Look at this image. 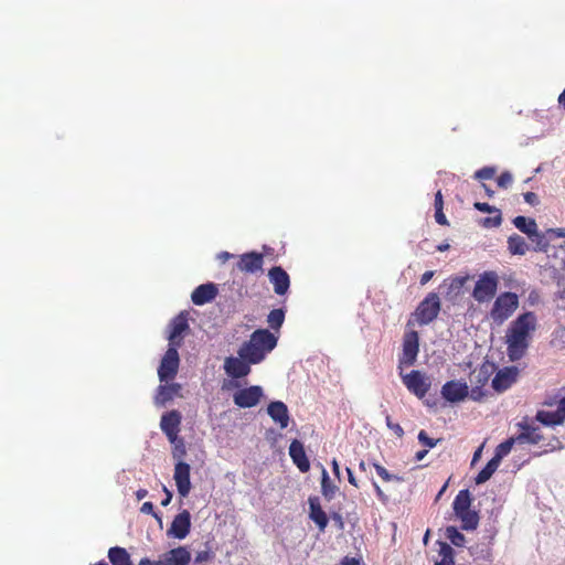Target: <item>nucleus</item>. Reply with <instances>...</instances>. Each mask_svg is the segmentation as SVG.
Returning <instances> with one entry per match:
<instances>
[{"mask_svg": "<svg viewBox=\"0 0 565 565\" xmlns=\"http://www.w3.org/2000/svg\"><path fill=\"white\" fill-rule=\"evenodd\" d=\"M536 328V317L532 311L520 315L507 331L508 355L511 361L520 360L529 348L531 333Z\"/></svg>", "mask_w": 565, "mask_h": 565, "instance_id": "obj_1", "label": "nucleus"}, {"mask_svg": "<svg viewBox=\"0 0 565 565\" xmlns=\"http://www.w3.org/2000/svg\"><path fill=\"white\" fill-rule=\"evenodd\" d=\"M277 342L278 338L268 329H257L243 342L237 353L252 364H258L276 348Z\"/></svg>", "mask_w": 565, "mask_h": 565, "instance_id": "obj_2", "label": "nucleus"}, {"mask_svg": "<svg viewBox=\"0 0 565 565\" xmlns=\"http://www.w3.org/2000/svg\"><path fill=\"white\" fill-rule=\"evenodd\" d=\"M472 498L468 489L460 490L452 502L455 515L461 522L463 531H473L479 524V513L471 510Z\"/></svg>", "mask_w": 565, "mask_h": 565, "instance_id": "obj_3", "label": "nucleus"}, {"mask_svg": "<svg viewBox=\"0 0 565 565\" xmlns=\"http://www.w3.org/2000/svg\"><path fill=\"white\" fill-rule=\"evenodd\" d=\"M440 299L436 292H429L416 307L412 313L411 319L407 321V327L417 323L426 326L434 321L440 311Z\"/></svg>", "mask_w": 565, "mask_h": 565, "instance_id": "obj_4", "label": "nucleus"}, {"mask_svg": "<svg viewBox=\"0 0 565 565\" xmlns=\"http://www.w3.org/2000/svg\"><path fill=\"white\" fill-rule=\"evenodd\" d=\"M499 276L493 270L482 273L476 281L472 297L479 303L490 301L497 294Z\"/></svg>", "mask_w": 565, "mask_h": 565, "instance_id": "obj_5", "label": "nucleus"}, {"mask_svg": "<svg viewBox=\"0 0 565 565\" xmlns=\"http://www.w3.org/2000/svg\"><path fill=\"white\" fill-rule=\"evenodd\" d=\"M519 306V298L514 292H503L499 295L491 308L490 317L493 321L502 323L509 319Z\"/></svg>", "mask_w": 565, "mask_h": 565, "instance_id": "obj_6", "label": "nucleus"}, {"mask_svg": "<svg viewBox=\"0 0 565 565\" xmlns=\"http://www.w3.org/2000/svg\"><path fill=\"white\" fill-rule=\"evenodd\" d=\"M419 352V335L415 330L406 331L403 337L402 354L398 359V369L413 366Z\"/></svg>", "mask_w": 565, "mask_h": 565, "instance_id": "obj_7", "label": "nucleus"}, {"mask_svg": "<svg viewBox=\"0 0 565 565\" xmlns=\"http://www.w3.org/2000/svg\"><path fill=\"white\" fill-rule=\"evenodd\" d=\"M180 358L178 348L169 345L158 367V376L161 383L173 380L179 371Z\"/></svg>", "mask_w": 565, "mask_h": 565, "instance_id": "obj_8", "label": "nucleus"}, {"mask_svg": "<svg viewBox=\"0 0 565 565\" xmlns=\"http://www.w3.org/2000/svg\"><path fill=\"white\" fill-rule=\"evenodd\" d=\"M403 383L409 392L419 398H423L430 388L428 379L417 370H413L408 374L403 375Z\"/></svg>", "mask_w": 565, "mask_h": 565, "instance_id": "obj_9", "label": "nucleus"}, {"mask_svg": "<svg viewBox=\"0 0 565 565\" xmlns=\"http://www.w3.org/2000/svg\"><path fill=\"white\" fill-rule=\"evenodd\" d=\"M263 396V388L258 385H253L246 388L238 390L233 395L234 404L241 408H250L256 406Z\"/></svg>", "mask_w": 565, "mask_h": 565, "instance_id": "obj_10", "label": "nucleus"}, {"mask_svg": "<svg viewBox=\"0 0 565 565\" xmlns=\"http://www.w3.org/2000/svg\"><path fill=\"white\" fill-rule=\"evenodd\" d=\"M182 415L177 409L169 411L161 416L160 428L169 441H174L175 436H179Z\"/></svg>", "mask_w": 565, "mask_h": 565, "instance_id": "obj_11", "label": "nucleus"}, {"mask_svg": "<svg viewBox=\"0 0 565 565\" xmlns=\"http://www.w3.org/2000/svg\"><path fill=\"white\" fill-rule=\"evenodd\" d=\"M191 467L186 462H175L173 479L175 481V486L179 494L182 498H186L191 491V480H190Z\"/></svg>", "mask_w": 565, "mask_h": 565, "instance_id": "obj_12", "label": "nucleus"}, {"mask_svg": "<svg viewBox=\"0 0 565 565\" xmlns=\"http://www.w3.org/2000/svg\"><path fill=\"white\" fill-rule=\"evenodd\" d=\"M157 387L153 403L156 406L162 407L174 397H181L182 385L179 383L163 382Z\"/></svg>", "mask_w": 565, "mask_h": 565, "instance_id": "obj_13", "label": "nucleus"}, {"mask_svg": "<svg viewBox=\"0 0 565 565\" xmlns=\"http://www.w3.org/2000/svg\"><path fill=\"white\" fill-rule=\"evenodd\" d=\"M469 394L467 383L448 381L441 387V396L451 403L463 401Z\"/></svg>", "mask_w": 565, "mask_h": 565, "instance_id": "obj_14", "label": "nucleus"}, {"mask_svg": "<svg viewBox=\"0 0 565 565\" xmlns=\"http://www.w3.org/2000/svg\"><path fill=\"white\" fill-rule=\"evenodd\" d=\"M250 362L239 355L237 358L228 356L224 361V370L228 376L233 379H242L250 373Z\"/></svg>", "mask_w": 565, "mask_h": 565, "instance_id": "obj_15", "label": "nucleus"}, {"mask_svg": "<svg viewBox=\"0 0 565 565\" xmlns=\"http://www.w3.org/2000/svg\"><path fill=\"white\" fill-rule=\"evenodd\" d=\"M536 419L545 426L563 424L565 420V397L558 401L555 411H539Z\"/></svg>", "mask_w": 565, "mask_h": 565, "instance_id": "obj_16", "label": "nucleus"}, {"mask_svg": "<svg viewBox=\"0 0 565 565\" xmlns=\"http://www.w3.org/2000/svg\"><path fill=\"white\" fill-rule=\"evenodd\" d=\"M190 529L191 514L188 510H183L174 516L168 533L175 539L182 540L189 534Z\"/></svg>", "mask_w": 565, "mask_h": 565, "instance_id": "obj_17", "label": "nucleus"}, {"mask_svg": "<svg viewBox=\"0 0 565 565\" xmlns=\"http://www.w3.org/2000/svg\"><path fill=\"white\" fill-rule=\"evenodd\" d=\"M189 329L186 315L181 312L170 323L169 345L179 348L182 342V334Z\"/></svg>", "mask_w": 565, "mask_h": 565, "instance_id": "obj_18", "label": "nucleus"}, {"mask_svg": "<svg viewBox=\"0 0 565 565\" xmlns=\"http://www.w3.org/2000/svg\"><path fill=\"white\" fill-rule=\"evenodd\" d=\"M268 277L274 286V291L277 295L282 296L288 291L290 286V278L284 268L280 266L270 268L268 271Z\"/></svg>", "mask_w": 565, "mask_h": 565, "instance_id": "obj_19", "label": "nucleus"}, {"mask_svg": "<svg viewBox=\"0 0 565 565\" xmlns=\"http://www.w3.org/2000/svg\"><path fill=\"white\" fill-rule=\"evenodd\" d=\"M264 264V256L257 252L245 253L239 256L237 262V269L243 273L254 274L262 269Z\"/></svg>", "mask_w": 565, "mask_h": 565, "instance_id": "obj_20", "label": "nucleus"}, {"mask_svg": "<svg viewBox=\"0 0 565 565\" xmlns=\"http://www.w3.org/2000/svg\"><path fill=\"white\" fill-rule=\"evenodd\" d=\"M289 456L295 463V466L301 471V472H308L310 469V461L306 455L303 444L298 440L294 439L290 443L289 446Z\"/></svg>", "mask_w": 565, "mask_h": 565, "instance_id": "obj_21", "label": "nucleus"}, {"mask_svg": "<svg viewBox=\"0 0 565 565\" xmlns=\"http://www.w3.org/2000/svg\"><path fill=\"white\" fill-rule=\"evenodd\" d=\"M267 413L270 418L278 424V426L284 429L288 427L290 416L287 405L281 401H275L269 403L267 407Z\"/></svg>", "mask_w": 565, "mask_h": 565, "instance_id": "obj_22", "label": "nucleus"}, {"mask_svg": "<svg viewBox=\"0 0 565 565\" xmlns=\"http://www.w3.org/2000/svg\"><path fill=\"white\" fill-rule=\"evenodd\" d=\"M191 553L185 546H179L166 552L162 556V565H189Z\"/></svg>", "mask_w": 565, "mask_h": 565, "instance_id": "obj_23", "label": "nucleus"}, {"mask_svg": "<svg viewBox=\"0 0 565 565\" xmlns=\"http://www.w3.org/2000/svg\"><path fill=\"white\" fill-rule=\"evenodd\" d=\"M518 373L516 367H505L500 370L492 380V387L497 392L508 390L516 381Z\"/></svg>", "mask_w": 565, "mask_h": 565, "instance_id": "obj_24", "label": "nucleus"}, {"mask_svg": "<svg viewBox=\"0 0 565 565\" xmlns=\"http://www.w3.org/2000/svg\"><path fill=\"white\" fill-rule=\"evenodd\" d=\"M217 296V288L214 284L207 282L198 286L192 295L191 300L196 306H203L211 302Z\"/></svg>", "mask_w": 565, "mask_h": 565, "instance_id": "obj_25", "label": "nucleus"}, {"mask_svg": "<svg viewBox=\"0 0 565 565\" xmlns=\"http://www.w3.org/2000/svg\"><path fill=\"white\" fill-rule=\"evenodd\" d=\"M308 503L310 519L317 524L320 531H324L328 525V516L321 508L319 498L310 497Z\"/></svg>", "mask_w": 565, "mask_h": 565, "instance_id": "obj_26", "label": "nucleus"}, {"mask_svg": "<svg viewBox=\"0 0 565 565\" xmlns=\"http://www.w3.org/2000/svg\"><path fill=\"white\" fill-rule=\"evenodd\" d=\"M522 428V431L515 436L519 444H531L537 445L543 440V435L540 431L539 427H533L527 424H519Z\"/></svg>", "mask_w": 565, "mask_h": 565, "instance_id": "obj_27", "label": "nucleus"}, {"mask_svg": "<svg viewBox=\"0 0 565 565\" xmlns=\"http://www.w3.org/2000/svg\"><path fill=\"white\" fill-rule=\"evenodd\" d=\"M108 558L113 565H134L126 548L114 546L108 550Z\"/></svg>", "mask_w": 565, "mask_h": 565, "instance_id": "obj_28", "label": "nucleus"}, {"mask_svg": "<svg viewBox=\"0 0 565 565\" xmlns=\"http://www.w3.org/2000/svg\"><path fill=\"white\" fill-rule=\"evenodd\" d=\"M339 488L331 481L328 471L322 467L321 471V493L326 500L334 499Z\"/></svg>", "mask_w": 565, "mask_h": 565, "instance_id": "obj_29", "label": "nucleus"}, {"mask_svg": "<svg viewBox=\"0 0 565 565\" xmlns=\"http://www.w3.org/2000/svg\"><path fill=\"white\" fill-rule=\"evenodd\" d=\"M508 249L512 255H525L529 245L522 236L513 234L508 238Z\"/></svg>", "mask_w": 565, "mask_h": 565, "instance_id": "obj_30", "label": "nucleus"}, {"mask_svg": "<svg viewBox=\"0 0 565 565\" xmlns=\"http://www.w3.org/2000/svg\"><path fill=\"white\" fill-rule=\"evenodd\" d=\"M500 465V461L495 459L494 457L491 458L487 465L479 471L477 477L475 478V481L477 484L484 483L488 481L492 475L497 471L498 467Z\"/></svg>", "mask_w": 565, "mask_h": 565, "instance_id": "obj_31", "label": "nucleus"}, {"mask_svg": "<svg viewBox=\"0 0 565 565\" xmlns=\"http://www.w3.org/2000/svg\"><path fill=\"white\" fill-rule=\"evenodd\" d=\"M513 224L520 232L526 234L527 236L534 234V231L537 227L534 218L525 217L522 215L514 217Z\"/></svg>", "mask_w": 565, "mask_h": 565, "instance_id": "obj_32", "label": "nucleus"}, {"mask_svg": "<svg viewBox=\"0 0 565 565\" xmlns=\"http://www.w3.org/2000/svg\"><path fill=\"white\" fill-rule=\"evenodd\" d=\"M439 544V556L440 561L436 562L435 565H455V551L446 542H438Z\"/></svg>", "mask_w": 565, "mask_h": 565, "instance_id": "obj_33", "label": "nucleus"}, {"mask_svg": "<svg viewBox=\"0 0 565 565\" xmlns=\"http://www.w3.org/2000/svg\"><path fill=\"white\" fill-rule=\"evenodd\" d=\"M172 445V458L177 462H184L183 458L186 456V447L184 439L180 436H175L174 441H170Z\"/></svg>", "mask_w": 565, "mask_h": 565, "instance_id": "obj_34", "label": "nucleus"}, {"mask_svg": "<svg viewBox=\"0 0 565 565\" xmlns=\"http://www.w3.org/2000/svg\"><path fill=\"white\" fill-rule=\"evenodd\" d=\"M284 321L285 310L281 308L273 309L267 316V323L273 330L278 331L281 328Z\"/></svg>", "mask_w": 565, "mask_h": 565, "instance_id": "obj_35", "label": "nucleus"}, {"mask_svg": "<svg viewBox=\"0 0 565 565\" xmlns=\"http://www.w3.org/2000/svg\"><path fill=\"white\" fill-rule=\"evenodd\" d=\"M445 535L455 546L462 547L466 543L465 535L456 526H447Z\"/></svg>", "mask_w": 565, "mask_h": 565, "instance_id": "obj_36", "label": "nucleus"}, {"mask_svg": "<svg viewBox=\"0 0 565 565\" xmlns=\"http://www.w3.org/2000/svg\"><path fill=\"white\" fill-rule=\"evenodd\" d=\"M527 237L534 244V250H536V252H546L547 250L550 243L546 239L545 234L539 232L537 228L534 231V234H531Z\"/></svg>", "mask_w": 565, "mask_h": 565, "instance_id": "obj_37", "label": "nucleus"}, {"mask_svg": "<svg viewBox=\"0 0 565 565\" xmlns=\"http://www.w3.org/2000/svg\"><path fill=\"white\" fill-rule=\"evenodd\" d=\"M518 443L515 437H510L503 443L499 444L495 448L494 458L498 459L500 462L501 460L508 456L513 447V445Z\"/></svg>", "mask_w": 565, "mask_h": 565, "instance_id": "obj_38", "label": "nucleus"}, {"mask_svg": "<svg viewBox=\"0 0 565 565\" xmlns=\"http://www.w3.org/2000/svg\"><path fill=\"white\" fill-rule=\"evenodd\" d=\"M469 279V275L452 277L449 284V294H454L455 296L459 295L461 289Z\"/></svg>", "mask_w": 565, "mask_h": 565, "instance_id": "obj_39", "label": "nucleus"}, {"mask_svg": "<svg viewBox=\"0 0 565 565\" xmlns=\"http://www.w3.org/2000/svg\"><path fill=\"white\" fill-rule=\"evenodd\" d=\"M373 467L376 471V473L383 479V481L385 482H390V481H397V482H402L403 481V478L399 477V476H396V475H392L388 472V470L383 467L382 465L377 463V462H374L373 463Z\"/></svg>", "mask_w": 565, "mask_h": 565, "instance_id": "obj_40", "label": "nucleus"}, {"mask_svg": "<svg viewBox=\"0 0 565 565\" xmlns=\"http://www.w3.org/2000/svg\"><path fill=\"white\" fill-rule=\"evenodd\" d=\"M418 441L427 449L434 448L441 439H433L428 436L427 431L422 429L418 433Z\"/></svg>", "mask_w": 565, "mask_h": 565, "instance_id": "obj_41", "label": "nucleus"}, {"mask_svg": "<svg viewBox=\"0 0 565 565\" xmlns=\"http://www.w3.org/2000/svg\"><path fill=\"white\" fill-rule=\"evenodd\" d=\"M495 172L497 170L494 167H484L476 171L475 178L479 180H490L495 175Z\"/></svg>", "mask_w": 565, "mask_h": 565, "instance_id": "obj_42", "label": "nucleus"}, {"mask_svg": "<svg viewBox=\"0 0 565 565\" xmlns=\"http://www.w3.org/2000/svg\"><path fill=\"white\" fill-rule=\"evenodd\" d=\"M472 377H476V382L483 386L489 381V372L486 366H482L478 372L473 371L471 374Z\"/></svg>", "mask_w": 565, "mask_h": 565, "instance_id": "obj_43", "label": "nucleus"}, {"mask_svg": "<svg viewBox=\"0 0 565 565\" xmlns=\"http://www.w3.org/2000/svg\"><path fill=\"white\" fill-rule=\"evenodd\" d=\"M512 182L513 177L509 171L502 172L497 179L498 186L502 189H508L512 184Z\"/></svg>", "mask_w": 565, "mask_h": 565, "instance_id": "obj_44", "label": "nucleus"}, {"mask_svg": "<svg viewBox=\"0 0 565 565\" xmlns=\"http://www.w3.org/2000/svg\"><path fill=\"white\" fill-rule=\"evenodd\" d=\"M214 556H215L214 553L210 548H206L204 551H199L195 554L194 562L198 564L204 563V562H210L214 558Z\"/></svg>", "mask_w": 565, "mask_h": 565, "instance_id": "obj_45", "label": "nucleus"}, {"mask_svg": "<svg viewBox=\"0 0 565 565\" xmlns=\"http://www.w3.org/2000/svg\"><path fill=\"white\" fill-rule=\"evenodd\" d=\"M495 213L497 214L492 217L483 218V221H482L483 226L498 227L501 224V222H502L501 212L498 210V211H495Z\"/></svg>", "mask_w": 565, "mask_h": 565, "instance_id": "obj_46", "label": "nucleus"}, {"mask_svg": "<svg viewBox=\"0 0 565 565\" xmlns=\"http://www.w3.org/2000/svg\"><path fill=\"white\" fill-rule=\"evenodd\" d=\"M386 425H387V427H388L391 430H393V431L395 433V435H396L397 437H399V438H401V437H403V436H404V429H403V427H402L399 424H397V423H393V422H392V418H391V416H390V415H387V416H386Z\"/></svg>", "mask_w": 565, "mask_h": 565, "instance_id": "obj_47", "label": "nucleus"}, {"mask_svg": "<svg viewBox=\"0 0 565 565\" xmlns=\"http://www.w3.org/2000/svg\"><path fill=\"white\" fill-rule=\"evenodd\" d=\"M473 206H475V209H477L478 211L483 212V213H492V212L498 211V209H495L494 206H492L488 203H483V202H476L473 204Z\"/></svg>", "mask_w": 565, "mask_h": 565, "instance_id": "obj_48", "label": "nucleus"}, {"mask_svg": "<svg viewBox=\"0 0 565 565\" xmlns=\"http://www.w3.org/2000/svg\"><path fill=\"white\" fill-rule=\"evenodd\" d=\"M140 512L141 513H145V514H152L156 519L160 520V518L158 516V514L154 512L153 510V504L152 502L150 501H147L145 502L141 508H140Z\"/></svg>", "mask_w": 565, "mask_h": 565, "instance_id": "obj_49", "label": "nucleus"}, {"mask_svg": "<svg viewBox=\"0 0 565 565\" xmlns=\"http://www.w3.org/2000/svg\"><path fill=\"white\" fill-rule=\"evenodd\" d=\"M373 484V488H374V491H375V494L376 497L379 498L380 501H382L383 503H386L387 501V497L386 494L383 492V490L381 489V487L375 482L373 481L372 482Z\"/></svg>", "mask_w": 565, "mask_h": 565, "instance_id": "obj_50", "label": "nucleus"}, {"mask_svg": "<svg viewBox=\"0 0 565 565\" xmlns=\"http://www.w3.org/2000/svg\"><path fill=\"white\" fill-rule=\"evenodd\" d=\"M524 201L531 205H536L539 203V198L534 192H526L523 194Z\"/></svg>", "mask_w": 565, "mask_h": 565, "instance_id": "obj_51", "label": "nucleus"}, {"mask_svg": "<svg viewBox=\"0 0 565 565\" xmlns=\"http://www.w3.org/2000/svg\"><path fill=\"white\" fill-rule=\"evenodd\" d=\"M435 220L440 225H448V221L446 218V215L444 214L443 210H436L435 211Z\"/></svg>", "mask_w": 565, "mask_h": 565, "instance_id": "obj_52", "label": "nucleus"}, {"mask_svg": "<svg viewBox=\"0 0 565 565\" xmlns=\"http://www.w3.org/2000/svg\"><path fill=\"white\" fill-rule=\"evenodd\" d=\"M434 205H435V211L436 210H443L444 209V200H443V194H441V191H437V193L435 194V202H434Z\"/></svg>", "mask_w": 565, "mask_h": 565, "instance_id": "obj_53", "label": "nucleus"}, {"mask_svg": "<svg viewBox=\"0 0 565 565\" xmlns=\"http://www.w3.org/2000/svg\"><path fill=\"white\" fill-rule=\"evenodd\" d=\"M163 491H164V493H166V497H164V499L161 501V505L167 507V505H169V504H170V502H171V500H172V492H171L167 487H164V486H163Z\"/></svg>", "mask_w": 565, "mask_h": 565, "instance_id": "obj_54", "label": "nucleus"}, {"mask_svg": "<svg viewBox=\"0 0 565 565\" xmlns=\"http://www.w3.org/2000/svg\"><path fill=\"white\" fill-rule=\"evenodd\" d=\"M435 275V271L433 270H427L425 271L422 277H420V285H426Z\"/></svg>", "mask_w": 565, "mask_h": 565, "instance_id": "obj_55", "label": "nucleus"}, {"mask_svg": "<svg viewBox=\"0 0 565 565\" xmlns=\"http://www.w3.org/2000/svg\"><path fill=\"white\" fill-rule=\"evenodd\" d=\"M341 564L342 565H360V561L358 558H354V557L345 556L342 559Z\"/></svg>", "mask_w": 565, "mask_h": 565, "instance_id": "obj_56", "label": "nucleus"}, {"mask_svg": "<svg viewBox=\"0 0 565 565\" xmlns=\"http://www.w3.org/2000/svg\"><path fill=\"white\" fill-rule=\"evenodd\" d=\"M548 233L554 237H565L564 228H551L548 230Z\"/></svg>", "mask_w": 565, "mask_h": 565, "instance_id": "obj_57", "label": "nucleus"}, {"mask_svg": "<svg viewBox=\"0 0 565 565\" xmlns=\"http://www.w3.org/2000/svg\"><path fill=\"white\" fill-rule=\"evenodd\" d=\"M347 473H348L349 483L352 484L353 487L358 488L359 487L358 481L350 468H347Z\"/></svg>", "mask_w": 565, "mask_h": 565, "instance_id": "obj_58", "label": "nucleus"}, {"mask_svg": "<svg viewBox=\"0 0 565 565\" xmlns=\"http://www.w3.org/2000/svg\"><path fill=\"white\" fill-rule=\"evenodd\" d=\"M331 466H332V471H333L334 476H335L338 479H340L341 473H340V466H339L338 460H337V459H333V460L331 461Z\"/></svg>", "mask_w": 565, "mask_h": 565, "instance_id": "obj_59", "label": "nucleus"}, {"mask_svg": "<svg viewBox=\"0 0 565 565\" xmlns=\"http://www.w3.org/2000/svg\"><path fill=\"white\" fill-rule=\"evenodd\" d=\"M138 565H162L161 559L150 561L149 558H141Z\"/></svg>", "mask_w": 565, "mask_h": 565, "instance_id": "obj_60", "label": "nucleus"}, {"mask_svg": "<svg viewBox=\"0 0 565 565\" xmlns=\"http://www.w3.org/2000/svg\"><path fill=\"white\" fill-rule=\"evenodd\" d=\"M233 257V254L228 253V252H221L218 255H217V258L222 262V263H225L227 262L228 259H231Z\"/></svg>", "mask_w": 565, "mask_h": 565, "instance_id": "obj_61", "label": "nucleus"}, {"mask_svg": "<svg viewBox=\"0 0 565 565\" xmlns=\"http://www.w3.org/2000/svg\"><path fill=\"white\" fill-rule=\"evenodd\" d=\"M471 398L475 399V401H478L481 398L482 396V393L480 391V387H475L471 390V394H470Z\"/></svg>", "mask_w": 565, "mask_h": 565, "instance_id": "obj_62", "label": "nucleus"}, {"mask_svg": "<svg viewBox=\"0 0 565 565\" xmlns=\"http://www.w3.org/2000/svg\"><path fill=\"white\" fill-rule=\"evenodd\" d=\"M427 454H428V449H423V450L417 451L415 454L416 461L423 460L426 457Z\"/></svg>", "mask_w": 565, "mask_h": 565, "instance_id": "obj_63", "label": "nucleus"}, {"mask_svg": "<svg viewBox=\"0 0 565 565\" xmlns=\"http://www.w3.org/2000/svg\"><path fill=\"white\" fill-rule=\"evenodd\" d=\"M148 494V490L146 489H139L137 492H136V497L138 500H142L143 498H146Z\"/></svg>", "mask_w": 565, "mask_h": 565, "instance_id": "obj_64", "label": "nucleus"}]
</instances>
